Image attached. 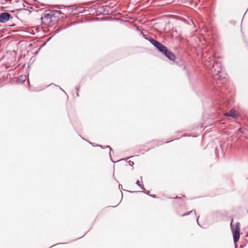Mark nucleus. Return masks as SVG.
Segmentation results:
<instances>
[{
	"instance_id": "obj_1",
	"label": "nucleus",
	"mask_w": 248,
	"mask_h": 248,
	"mask_svg": "<svg viewBox=\"0 0 248 248\" xmlns=\"http://www.w3.org/2000/svg\"><path fill=\"white\" fill-rule=\"evenodd\" d=\"M221 64L220 62L215 61L212 65V73L215 79H222V77Z\"/></svg>"
},
{
	"instance_id": "obj_2",
	"label": "nucleus",
	"mask_w": 248,
	"mask_h": 248,
	"mask_svg": "<svg viewBox=\"0 0 248 248\" xmlns=\"http://www.w3.org/2000/svg\"><path fill=\"white\" fill-rule=\"evenodd\" d=\"M230 225L233 233V241L234 243H236L240 237V223L239 222L236 223L235 230H234V228L232 226V222H231Z\"/></svg>"
},
{
	"instance_id": "obj_3",
	"label": "nucleus",
	"mask_w": 248,
	"mask_h": 248,
	"mask_svg": "<svg viewBox=\"0 0 248 248\" xmlns=\"http://www.w3.org/2000/svg\"><path fill=\"white\" fill-rule=\"evenodd\" d=\"M54 16V12L50 11L48 13L46 14L44 17H41L42 22L47 25H49L52 21V18Z\"/></svg>"
},
{
	"instance_id": "obj_4",
	"label": "nucleus",
	"mask_w": 248,
	"mask_h": 248,
	"mask_svg": "<svg viewBox=\"0 0 248 248\" xmlns=\"http://www.w3.org/2000/svg\"><path fill=\"white\" fill-rule=\"evenodd\" d=\"M12 18L11 15L7 12H3L0 14V22L4 23Z\"/></svg>"
},
{
	"instance_id": "obj_5",
	"label": "nucleus",
	"mask_w": 248,
	"mask_h": 248,
	"mask_svg": "<svg viewBox=\"0 0 248 248\" xmlns=\"http://www.w3.org/2000/svg\"><path fill=\"white\" fill-rule=\"evenodd\" d=\"M162 54L165 55L170 60H174L175 59V57L174 54L171 51L168 50L167 48Z\"/></svg>"
},
{
	"instance_id": "obj_6",
	"label": "nucleus",
	"mask_w": 248,
	"mask_h": 248,
	"mask_svg": "<svg viewBox=\"0 0 248 248\" xmlns=\"http://www.w3.org/2000/svg\"><path fill=\"white\" fill-rule=\"evenodd\" d=\"M156 48L162 53L166 50L167 47L162 45L161 43H159V45H158Z\"/></svg>"
},
{
	"instance_id": "obj_7",
	"label": "nucleus",
	"mask_w": 248,
	"mask_h": 248,
	"mask_svg": "<svg viewBox=\"0 0 248 248\" xmlns=\"http://www.w3.org/2000/svg\"><path fill=\"white\" fill-rule=\"evenodd\" d=\"M225 115L227 116H229V117H231L234 118H235L237 117V115H236L235 112L234 111H232V110L229 111L228 113H226L225 114Z\"/></svg>"
},
{
	"instance_id": "obj_8",
	"label": "nucleus",
	"mask_w": 248,
	"mask_h": 248,
	"mask_svg": "<svg viewBox=\"0 0 248 248\" xmlns=\"http://www.w3.org/2000/svg\"><path fill=\"white\" fill-rule=\"evenodd\" d=\"M155 47L158 46L159 45V44L160 42H159L158 41L155 40L153 38H150V39L148 40Z\"/></svg>"
},
{
	"instance_id": "obj_9",
	"label": "nucleus",
	"mask_w": 248,
	"mask_h": 248,
	"mask_svg": "<svg viewBox=\"0 0 248 248\" xmlns=\"http://www.w3.org/2000/svg\"><path fill=\"white\" fill-rule=\"evenodd\" d=\"M27 79V76L26 75L20 76L18 80L19 82H24Z\"/></svg>"
},
{
	"instance_id": "obj_10",
	"label": "nucleus",
	"mask_w": 248,
	"mask_h": 248,
	"mask_svg": "<svg viewBox=\"0 0 248 248\" xmlns=\"http://www.w3.org/2000/svg\"><path fill=\"white\" fill-rule=\"evenodd\" d=\"M136 184L139 186L142 189L144 190L145 189L144 187H143V186L140 184V182L139 180H138L137 182H136Z\"/></svg>"
},
{
	"instance_id": "obj_11",
	"label": "nucleus",
	"mask_w": 248,
	"mask_h": 248,
	"mask_svg": "<svg viewBox=\"0 0 248 248\" xmlns=\"http://www.w3.org/2000/svg\"><path fill=\"white\" fill-rule=\"evenodd\" d=\"M193 212V210H192V211H189V212H187L186 213L183 214V215H182V216H183V217H184V216H186L188 215H189L191 213H192V212ZM194 214H196V212H195V211H194Z\"/></svg>"
},
{
	"instance_id": "obj_12",
	"label": "nucleus",
	"mask_w": 248,
	"mask_h": 248,
	"mask_svg": "<svg viewBox=\"0 0 248 248\" xmlns=\"http://www.w3.org/2000/svg\"><path fill=\"white\" fill-rule=\"evenodd\" d=\"M52 12H54V13H57L59 15L62 14V13L60 11H53Z\"/></svg>"
},
{
	"instance_id": "obj_13",
	"label": "nucleus",
	"mask_w": 248,
	"mask_h": 248,
	"mask_svg": "<svg viewBox=\"0 0 248 248\" xmlns=\"http://www.w3.org/2000/svg\"><path fill=\"white\" fill-rule=\"evenodd\" d=\"M128 163L131 166H132L134 165V162L132 161H129Z\"/></svg>"
},
{
	"instance_id": "obj_14",
	"label": "nucleus",
	"mask_w": 248,
	"mask_h": 248,
	"mask_svg": "<svg viewBox=\"0 0 248 248\" xmlns=\"http://www.w3.org/2000/svg\"><path fill=\"white\" fill-rule=\"evenodd\" d=\"M107 147H108L109 148V151H110L109 155L111 156V151L112 149H111V148L109 146H107Z\"/></svg>"
},
{
	"instance_id": "obj_15",
	"label": "nucleus",
	"mask_w": 248,
	"mask_h": 248,
	"mask_svg": "<svg viewBox=\"0 0 248 248\" xmlns=\"http://www.w3.org/2000/svg\"><path fill=\"white\" fill-rule=\"evenodd\" d=\"M62 6L65 7V6H63V5H59V6H58V8H62Z\"/></svg>"
},
{
	"instance_id": "obj_16",
	"label": "nucleus",
	"mask_w": 248,
	"mask_h": 248,
	"mask_svg": "<svg viewBox=\"0 0 248 248\" xmlns=\"http://www.w3.org/2000/svg\"><path fill=\"white\" fill-rule=\"evenodd\" d=\"M150 196L151 197H153V198H155V195H150Z\"/></svg>"
},
{
	"instance_id": "obj_17",
	"label": "nucleus",
	"mask_w": 248,
	"mask_h": 248,
	"mask_svg": "<svg viewBox=\"0 0 248 248\" xmlns=\"http://www.w3.org/2000/svg\"><path fill=\"white\" fill-rule=\"evenodd\" d=\"M197 221L198 224L200 226V224H199V222H198V219H197Z\"/></svg>"
},
{
	"instance_id": "obj_18",
	"label": "nucleus",
	"mask_w": 248,
	"mask_h": 248,
	"mask_svg": "<svg viewBox=\"0 0 248 248\" xmlns=\"http://www.w3.org/2000/svg\"><path fill=\"white\" fill-rule=\"evenodd\" d=\"M178 198H180V197H176L175 198V199H178Z\"/></svg>"
},
{
	"instance_id": "obj_19",
	"label": "nucleus",
	"mask_w": 248,
	"mask_h": 248,
	"mask_svg": "<svg viewBox=\"0 0 248 248\" xmlns=\"http://www.w3.org/2000/svg\"><path fill=\"white\" fill-rule=\"evenodd\" d=\"M149 191H148L147 193H146V194H147V195H149Z\"/></svg>"
},
{
	"instance_id": "obj_20",
	"label": "nucleus",
	"mask_w": 248,
	"mask_h": 248,
	"mask_svg": "<svg viewBox=\"0 0 248 248\" xmlns=\"http://www.w3.org/2000/svg\"><path fill=\"white\" fill-rule=\"evenodd\" d=\"M60 89H61V90H62V91H63L64 92V91L62 89V88H61L60 87Z\"/></svg>"
},
{
	"instance_id": "obj_21",
	"label": "nucleus",
	"mask_w": 248,
	"mask_h": 248,
	"mask_svg": "<svg viewBox=\"0 0 248 248\" xmlns=\"http://www.w3.org/2000/svg\"><path fill=\"white\" fill-rule=\"evenodd\" d=\"M54 246H52L50 248H52V247H53Z\"/></svg>"
}]
</instances>
